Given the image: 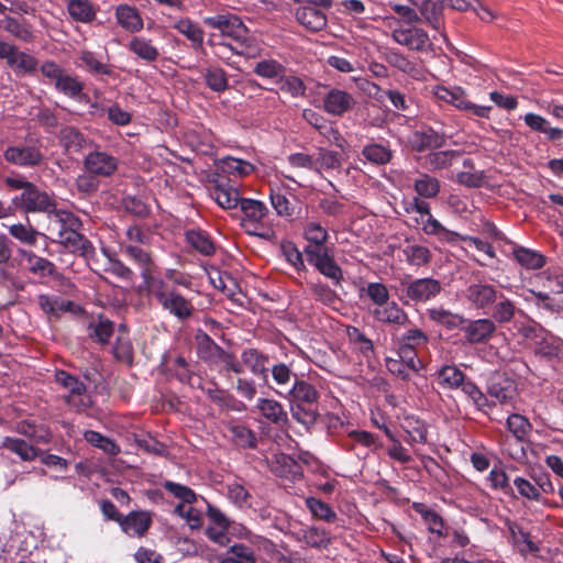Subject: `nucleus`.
I'll return each mask as SVG.
<instances>
[{
  "instance_id": "nucleus-15",
  "label": "nucleus",
  "mask_w": 563,
  "mask_h": 563,
  "mask_svg": "<svg viewBox=\"0 0 563 563\" xmlns=\"http://www.w3.org/2000/svg\"><path fill=\"white\" fill-rule=\"evenodd\" d=\"M209 195L222 208L227 210L240 207L243 197L239 190L229 184V180L217 176L209 179Z\"/></svg>"
},
{
  "instance_id": "nucleus-62",
  "label": "nucleus",
  "mask_w": 563,
  "mask_h": 563,
  "mask_svg": "<svg viewBox=\"0 0 563 563\" xmlns=\"http://www.w3.org/2000/svg\"><path fill=\"white\" fill-rule=\"evenodd\" d=\"M85 440L91 445L102 450L106 454L115 456L120 453V446L110 438L100 432L88 430L84 434Z\"/></svg>"
},
{
  "instance_id": "nucleus-4",
  "label": "nucleus",
  "mask_w": 563,
  "mask_h": 563,
  "mask_svg": "<svg viewBox=\"0 0 563 563\" xmlns=\"http://www.w3.org/2000/svg\"><path fill=\"white\" fill-rule=\"evenodd\" d=\"M434 376L438 385L442 389H461L478 410L486 411V408L489 407L487 396L473 380L466 378L463 371L456 365H443L435 372Z\"/></svg>"
},
{
  "instance_id": "nucleus-54",
  "label": "nucleus",
  "mask_w": 563,
  "mask_h": 563,
  "mask_svg": "<svg viewBox=\"0 0 563 563\" xmlns=\"http://www.w3.org/2000/svg\"><path fill=\"white\" fill-rule=\"evenodd\" d=\"M107 257V266L104 271L124 282H132L135 277L134 272L125 265L115 254L103 250Z\"/></svg>"
},
{
  "instance_id": "nucleus-16",
  "label": "nucleus",
  "mask_w": 563,
  "mask_h": 563,
  "mask_svg": "<svg viewBox=\"0 0 563 563\" xmlns=\"http://www.w3.org/2000/svg\"><path fill=\"white\" fill-rule=\"evenodd\" d=\"M306 257L310 265L314 266L320 274L331 279L335 286L341 284L343 273L341 267L335 263L330 249L309 250Z\"/></svg>"
},
{
  "instance_id": "nucleus-1",
  "label": "nucleus",
  "mask_w": 563,
  "mask_h": 563,
  "mask_svg": "<svg viewBox=\"0 0 563 563\" xmlns=\"http://www.w3.org/2000/svg\"><path fill=\"white\" fill-rule=\"evenodd\" d=\"M81 220L73 212L56 209L47 216L46 231L52 242L60 244L74 255L91 258L95 255V246L80 233Z\"/></svg>"
},
{
  "instance_id": "nucleus-41",
  "label": "nucleus",
  "mask_w": 563,
  "mask_h": 563,
  "mask_svg": "<svg viewBox=\"0 0 563 563\" xmlns=\"http://www.w3.org/2000/svg\"><path fill=\"white\" fill-rule=\"evenodd\" d=\"M232 442L240 449H255L257 437L247 426L239 422H231L228 426Z\"/></svg>"
},
{
  "instance_id": "nucleus-17",
  "label": "nucleus",
  "mask_w": 563,
  "mask_h": 563,
  "mask_svg": "<svg viewBox=\"0 0 563 563\" xmlns=\"http://www.w3.org/2000/svg\"><path fill=\"white\" fill-rule=\"evenodd\" d=\"M354 106V97L350 92L335 87L329 88L322 98L323 111L333 117H343Z\"/></svg>"
},
{
  "instance_id": "nucleus-55",
  "label": "nucleus",
  "mask_w": 563,
  "mask_h": 563,
  "mask_svg": "<svg viewBox=\"0 0 563 563\" xmlns=\"http://www.w3.org/2000/svg\"><path fill=\"white\" fill-rule=\"evenodd\" d=\"M488 395L500 404H507L515 396L514 382L506 378L493 379L488 386Z\"/></svg>"
},
{
  "instance_id": "nucleus-6",
  "label": "nucleus",
  "mask_w": 563,
  "mask_h": 563,
  "mask_svg": "<svg viewBox=\"0 0 563 563\" xmlns=\"http://www.w3.org/2000/svg\"><path fill=\"white\" fill-rule=\"evenodd\" d=\"M404 303H426L435 299L443 290L442 283L433 277L406 278L400 280Z\"/></svg>"
},
{
  "instance_id": "nucleus-59",
  "label": "nucleus",
  "mask_w": 563,
  "mask_h": 563,
  "mask_svg": "<svg viewBox=\"0 0 563 563\" xmlns=\"http://www.w3.org/2000/svg\"><path fill=\"white\" fill-rule=\"evenodd\" d=\"M88 329L92 340L107 344L113 334L114 324L109 319L99 317L98 320L90 322Z\"/></svg>"
},
{
  "instance_id": "nucleus-36",
  "label": "nucleus",
  "mask_w": 563,
  "mask_h": 563,
  "mask_svg": "<svg viewBox=\"0 0 563 563\" xmlns=\"http://www.w3.org/2000/svg\"><path fill=\"white\" fill-rule=\"evenodd\" d=\"M174 29L190 42L192 49L198 51L202 48L205 31L198 23L188 18H184L174 24Z\"/></svg>"
},
{
  "instance_id": "nucleus-12",
  "label": "nucleus",
  "mask_w": 563,
  "mask_h": 563,
  "mask_svg": "<svg viewBox=\"0 0 563 563\" xmlns=\"http://www.w3.org/2000/svg\"><path fill=\"white\" fill-rule=\"evenodd\" d=\"M122 254L140 269L141 278L146 287L159 277L154 276L155 263L152 253L140 245H120Z\"/></svg>"
},
{
  "instance_id": "nucleus-57",
  "label": "nucleus",
  "mask_w": 563,
  "mask_h": 563,
  "mask_svg": "<svg viewBox=\"0 0 563 563\" xmlns=\"http://www.w3.org/2000/svg\"><path fill=\"white\" fill-rule=\"evenodd\" d=\"M413 509L422 517L430 532L435 533L439 537L443 536L444 522L439 514L432 509H429L424 504L421 503H415Z\"/></svg>"
},
{
  "instance_id": "nucleus-42",
  "label": "nucleus",
  "mask_w": 563,
  "mask_h": 563,
  "mask_svg": "<svg viewBox=\"0 0 563 563\" xmlns=\"http://www.w3.org/2000/svg\"><path fill=\"white\" fill-rule=\"evenodd\" d=\"M202 76L206 86L213 92L221 93L229 88L228 74L218 65L207 66L202 71Z\"/></svg>"
},
{
  "instance_id": "nucleus-35",
  "label": "nucleus",
  "mask_w": 563,
  "mask_h": 563,
  "mask_svg": "<svg viewBox=\"0 0 563 563\" xmlns=\"http://www.w3.org/2000/svg\"><path fill=\"white\" fill-rule=\"evenodd\" d=\"M114 15L118 24L131 33L139 32L143 29V19L135 7L120 4L115 8Z\"/></svg>"
},
{
  "instance_id": "nucleus-26",
  "label": "nucleus",
  "mask_w": 563,
  "mask_h": 563,
  "mask_svg": "<svg viewBox=\"0 0 563 563\" xmlns=\"http://www.w3.org/2000/svg\"><path fill=\"white\" fill-rule=\"evenodd\" d=\"M241 361L243 367H247L253 375L262 377L263 379L267 378L269 357L266 354L257 349H245L241 353Z\"/></svg>"
},
{
  "instance_id": "nucleus-24",
  "label": "nucleus",
  "mask_w": 563,
  "mask_h": 563,
  "mask_svg": "<svg viewBox=\"0 0 563 563\" xmlns=\"http://www.w3.org/2000/svg\"><path fill=\"white\" fill-rule=\"evenodd\" d=\"M303 4L296 10L297 21L308 31L319 32L327 26L328 19L324 12L312 5L307 0H296Z\"/></svg>"
},
{
  "instance_id": "nucleus-14",
  "label": "nucleus",
  "mask_w": 563,
  "mask_h": 563,
  "mask_svg": "<svg viewBox=\"0 0 563 563\" xmlns=\"http://www.w3.org/2000/svg\"><path fill=\"white\" fill-rule=\"evenodd\" d=\"M55 379L56 383L67 390L68 394L64 396V399L68 406L77 411L87 408L88 402L85 398L87 389L82 382L65 371H57Z\"/></svg>"
},
{
  "instance_id": "nucleus-18",
  "label": "nucleus",
  "mask_w": 563,
  "mask_h": 563,
  "mask_svg": "<svg viewBox=\"0 0 563 563\" xmlns=\"http://www.w3.org/2000/svg\"><path fill=\"white\" fill-rule=\"evenodd\" d=\"M391 37L397 44L417 52H424L432 45L428 33L417 26L397 27L391 32Z\"/></svg>"
},
{
  "instance_id": "nucleus-7",
  "label": "nucleus",
  "mask_w": 563,
  "mask_h": 563,
  "mask_svg": "<svg viewBox=\"0 0 563 563\" xmlns=\"http://www.w3.org/2000/svg\"><path fill=\"white\" fill-rule=\"evenodd\" d=\"M239 208L243 213L242 227L249 234L260 236L262 239L271 238V230L268 228L269 211L263 201L252 198H243Z\"/></svg>"
},
{
  "instance_id": "nucleus-45",
  "label": "nucleus",
  "mask_w": 563,
  "mask_h": 563,
  "mask_svg": "<svg viewBox=\"0 0 563 563\" xmlns=\"http://www.w3.org/2000/svg\"><path fill=\"white\" fill-rule=\"evenodd\" d=\"M427 313L431 321L448 330L462 329L465 322L464 317L441 307L428 309Z\"/></svg>"
},
{
  "instance_id": "nucleus-29",
  "label": "nucleus",
  "mask_w": 563,
  "mask_h": 563,
  "mask_svg": "<svg viewBox=\"0 0 563 563\" xmlns=\"http://www.w3.org/2000/svg\"><path fill=\"white\" fill-rule=\"evenodd\" d=\"M78 66L92 76H113V67L103 63L99 56L90 51L82 49L78 53Z\"/></svg>"
},
{
  "instance_id": "nucleus-5",
  "label": "nucleus",
  "mask_w": 563,
  "mask_h": 563,
  "mask_svg": "<svg viewBox=\"0 0 563 563\" xmlns=\"http://www.w3.org/2000/svg\"><path fill=\"white\" fill-rule=\"evenodd\" d=\"M40 73L48 84L54 85L55 90L59 93L78 101L87 97L84 93L85 85L78 76L69 74L56 62L51 59L43 62L40 66Z\"/></svg>"
},
{
  "instance_id": "nucleus-48",
  "label": "nucleus",
  "mask_w": 563,
  "mask_h": 563,
  "mask_svg": "<svg viewBox=\"0 0 563 563\" xmlns=\"http://www.w3.org/2000/svg\"><path fill=\"white\" fill-rule=\"evenodd\" d=\"M70 18L77 22L90 23L96 19V10L90 0H66Z\"/></svg>"
},
{
  "instance_id": "nucleus-43",
  "label": "nucleus",
  "mask_w": 563,
  "mask_h": 563,
  "mask_svg": "<svg viewBox=\"0 0 563 563\" xmlns=\"http://www.w3.org/2000/svg\"><path fill=\"white\" fill-rule=\"evenodd\" d=\"M196 340L198 356L207 363H217L224 350L205 332L198 333Z\"/></svg>"
},
{
  "instance_id": "nucleus-11",
  "label": "nucleus",
  "mask_w": 563,
  "mask_h": 563,
  "mask_svg": "<svg viewBox=\"0 0 563 563\" xmlns=\"http://www.w3.org/2000/svg\"><path fill=\"white\" fill-rule=\"evenodd\" d=\"M205 25L218 30L219 38H241L242 33H249L243 21L233 13H222L202 19Z\"/></svg>"
},
{
  "instance_id": "nucleus-8",
  "label": "nucleus",
  "mask_w": 563,
  "mask_h": 563,
  "mask_svg": "<svg viewBox=\"0 0 563 563\" xmlns=\"http://www.w3.org/2000/svg\"><path fill=\"white\" fill-rule=\"evenodd\" d=\"M3 158L14 166L34 168L43 164L45 156L37 144L14 143L5 147Z\"/></svg>"
},
{
  "instance_id": "nucleus-23",
  "label": "nucleus",
  "mask_w": 563,
  "mask_h": 563,
  "mask_svg": "<svg viewBox=\"0 0 563 563\" xmlns=\"http://www.w3.org/2000/svg\"><path fill=\"white\" fill-rule=\"evenodd\" d=\"M153 522L152 514L146 510H133L120 522L121 530L129 537H143Z\"/></svg>"
},
{
  "instance_id": "nucleus-63",
  "label": "nucleus",
  "mask_w": 563,
  "mask_h": 563,
  "mask_svg": "<svg viewBox=\"0 0 563 563\" xmlns=\"http://www.w3.org/2000/svg\"><path fill=\"white\" fill-rule=\"evenodd\" d=\"M317 174H321L322 170L329 172L341 167V156L338 152L318 148L316 154Z\"/></svg>"
},
{
  "instance_id": "nucleus-21",
  "label": "nucleus",
  "mask_w": 563,
  "mask_h": 563,
  "mask_svg": "<svg viewBox=\"0 0 563 563\" xmlns=\"http://www.w3.org/2000/svg\"><path fill=\"white\" fill-rule=\"evenodd\" d=\"M126 48L137 58L146 63H155L162 55L163 47L155 38L135 35L126 44Z\"/></svg>"
},
{
  "instance_id": "nucleus-40",
  "label": "nucleus",
  "mask_w": 563,
  "mask_h": 563,
  "mask_svg": "<svg viewBox=\"0 0 563 563\" xmlns=\"http://www.w3.org/2000/svg\"><path fill=\"white\" fill-rule=\"evenodd\" d=\"M492 320L496 323H509L516 313V306L506 295L499 291L496 301L492 305L490 310Z\"/></svg>"
},
{
  "instance_id": "nucleus-20",
  "label": "nucleus",
  "mask_w": 563,
  "mask_h": 563,
  "mask_svg": "<svg viewBox=\"0 0 563 563\" xmlns=\"http://www.w3.org/2000/svg\"><path fill=\"white\" fill-rule=\"evenodd\" d=\"M84 165L86 170L95 176L110 177L117 172L119 162L107 152L95 151L85 157Z\"/></svg>"
},
{
  "instance_id": "nucleus-56",
  "label": "nucleus",
  "mask_w": 563,
  "mask_h": 563,
  "mask_svg": "<svg viewBox=\"0 0 563 563\" xmlns=\"http://www.w3.org/2000/svg\"><path fill=\"white\" fill-rule=\"evenodd\" d=\"M405 210L407 213H417L419 217L415 218V221L418 225L421 227V230L424 232V227H427V223L430 220H437L432 213L429 202L426 200L413 197L411 201L406 203Z\"/></svg>"
},
{
  "instance_id": "nucleus-31",
  "label": "nucleus",
  "mask_w": 563,
  "mask_h": 563,
  "mask_svg": "<svg viewBox=\"0 0 563 563\" xmlns=\"http://www.w3.org/2000/svg\"><path fill=\"white\" fill-rule=\"evenodd\" d=\"M272 377L275 383L274 390L279 397H285L286 394L291 391V387L295 378H298L297 374L292 373L290 367L285 363H277L273 365Z\"/></svg>"
},
{
  "instance_id": "nucleus-32",
  "label": "nucleus",
  "mask_w": 563,
  "mask_h": 563,
  "mask_svg": "<svg viewBox=\"0 0 563 563\" xmlns=\"http://www.w3.org/2000/svg\"><path fill=\"white\" fill-rule=\"evenodd\" d=\"M523 121L532 131L544 134L548 141L555 142L563 139V130L551 126L550 122L540 114L526 113Z\"/></svg>"
},
{
  "instance_id": "nucleus-25",
  "label": "nucleus",
  "mask_w": 563,
  "mask_h": 563,
  "mask_svg": "<svg viewBox=\"0 0 563 563\" xmlns=\"http://www.w3.org/2000/svg\"><path fill=\"white\" fill-rule=\"evenodd\" d=\"M385 60L391 67L398 69L399 71L408 75L409 77L416 80L424 79L423 68L396 49H388L385 53Z\"/></svg>"
},
{
  "instance_id": "nucleus-58",
  "label": "nucleus",
  "mask_w": 563,
  "mask_h": 563,
  "mask_svg": "<svg viewBox=\"0 0 563 563\" xmlns=\"http://www.w3.org/2000/svg\"><path fill=\"white\" fill-rule=\"evenodd\" d=\"M429 343V336L420 329L412 328L404 332L398 339L399 349L417 351Z\"/></svg>"
},
{
  "instance_id": "nucleus-13",
  "label": "nucleus",
  "mask_w": 563,
  "mask_h": 563,
  "mask_svg": "<svg viewBox=\"0 0 563 563\" xmlns=\"http://www.w3.org/2000/svg\"><path fill=\"white\" fill-rule=\"evenodd\" d=\"M19 255L26 263V269L30 274L40 279L51 278L53 280H66L57 266L49 260L38 256L33 251L20 249Z\"/></svg>"
},
{
  "instance_id": "nucleus-64",
  "label": "nucleus",
  "mask_w": 563,
  "mask_h": 563,
  "mask_svg": "<svg viewBox=\"0 0 563 563\" xmlns=\"http://www.w3.org/2000/svg\"><path fill=\"white\" fill-rule=\"evenodd\" d=\"M229 551L227 556L221 561H231L232 563H254L255 556L252 548L239 544V543H230Z\"/></svg>"
},
{
  "instance_id": "nucleus-44",
  "label": "nucleus",
  "mask_w": 563,
  "mask_h": 563,
  "mask_svg": "<svg viewBox=\"0 0 563 563\" xmlns=\"http://www.w3.org/2000/svg\"><path fill=\"white\" fill-rule=\"evenodd\" d=\"M0 448L16 454L22 461L31 462L40 455V450L19 438L4 437Z\"/></svg>"
},
{
  "instance_id": "nucleus-60",
  "label": "nucleus",
  "mask_w": 563,
  "mask_h": 563,
  "mask_svg": "<svg viewBox=\"0 0 563 563\" xmlns=\"http://www.w3.org/2000/svg\"><path fill=\"white\" fill-rule=\"evenodd\" d=\"M435 96L438 99L451 103L460 110L465 111L466 107H470V101L466 99L464 90L460 87H454L452 89L438 87L435 90Z\"/></svg>"
},
{
  "instance_id": "nucleus-30",
  "label": "nucleus",
  "mask_w": 563,
  "mask_h": 563,
  "mask_svg": "<svg viewBox=\"0 0 563 563\" xmlns=\"http://www.w3.org/2000/svg\"><path fill=\"white\" fill-rule=\"evenodd\" d=\"M217 166L222 174L234 178L246 177L255 169L252 163L233 156H225L219 159Z\"/></svg>"
},
{
  "instance_id": "nucleus-28",
  "label": "nucleus",
  "mask_w": 563,
  "mask_h": 563,
  "mask_svg": "<svg viewBox=\"0 0 563 563\" xmlns=\"http://www.w3.org/2000/svg\"><path fill=\"white\" fill-rule=\"evenodd\" d=\"M412 5L417 7L420 18H423L427 24L434 30H441L443 25V10L441 4L431 0H408Z\"/></svg>"
},
{
  "instance_id": "nucleus-53",
  "label": "nucleus",
  "mask_w": 563,
  "mask_h": 563,
  "mask_svg": "<svg viewBox=\"0 0 563 563\" xmlns=\"http://www.w3.org/2000/svg\"><path fill=\"white\" fill-rule=\"evenodd\" d=\"M406 262L411 266H426L432 260L431 251L423 245L409 244L402 249Z\"/></svg>"
},
{
  "instance_id": "nucleus-49",
  "label": "nucleus",
  "mask_w": 563,
  "mask_h": 563,
  "mask_svg": "<svg viewBox=\"0 0 563 563\" xmlns=\"http://www.w3.org/2000/svg\"><path fill=\"white\" fill-rule=\"evenodd\" d=\"M4 30L15 38L30 43L34 38L32 25L25 19H16L13 16H5Z\"/></svg>"
},
{
  "instance_id": "nucleus-52",
  "label": "nucleus",
  "mask_w": 563,
  "mask_h": 563,
  "mask_svg": "<svg viewBox=\"0 0 563 563\" xmlns=\"http://www.w3.org/2000/svg\"><path fill=\"white\" fill-rule=\"evenodd\" d=\"M305 505L311 512L312 517L318 520H322L328 523L335 522L338 520L336 512L329 504L321 499L308 497L305 499Z\"/></svg>"
},
{
  "instance_id": "nucleus-22",
  "label": "nucleus",
  "mask_w": 563,
  "mask_h": 563,
  "mask_svg": "<svg viewBox=\"0 0 563 563\" xmlns=\"http://www.w3.org/2000/svg\"><path fill=\"white\" fill-rule=\"evenodd\" d=\"M408 142L413 151L424 152L442 147L445 144V135L437 132L431 126H422L409 135Z\"/></svg>"
},
{
  "instance_id": "nucleus-34",
  "label": "nucleus",
  "mask_w": 563,
  "mask_h": 563,
  "mask_svg": "<svg viewBox=\"0 0 563 563\" xmlns=\"http://www.w3.org/2000/svg\"><path fill=\"white\" fill-rule=\"evenodd\" d=\"M40 309L48 317L58 318L63 312L71 311L74 302L58 296L41 294L37 296Z\"/></svg>"
},
{
  "instance_id": "nucleus-10",
  "label": "nucleus",
  "mask_w": 563,
  "mask_h": 563,
  "mask_svg": "<svg viewBox=\"0 0 563 563\" xmlns=\"http://www.w3.org/2000/svg\"><path fill=\"white\" fill-rule=\"evenodd\" d=\"M499 291L494 285L478 280L466 287L464 297L471 308L488 312Z\"/></svg>"
},
{
  "instance_id": "nucleus-3",
  "label": "nucleus",
  "mask_w": 563,
  "mask_h": 563,
  "mask_svg": "<svg viewBox=\"0 0 563 563\" xmlns=\"http://www.w3.org/2000/svg\"><path fill=\"white\" fill-rule=\"evenodd\" d=\"M147 291L165 312L179 322L189 320L195 313L191 299L184 296L176 287L169 286L163 278L154 280L147 287Z\"/></svg>"
},
{
  "instance_id": "nucleus-61",
  "label": "nucleus",
  "mask_w": 563,
  "mask_h": 563,
  "mask_svg": "<svg viewBox=\"0 0 563 563\" xmlns=\"http://www.w3.org/2000/svg\"><path fill=\"white\" fill-rule=\"evenodd\" d=\"M413 188L418 194L417 197L431 199L439 195L441 186L437 178L428 174H423L415 180Z\"/></svg>"
},
{
  "instance_id": "nucleus-33",
  "label": "nucleus",
  "mask_w": 563,
  "mask_h": 563,
  "mask_svg": "<svg viewBox=\"0 0 563 563\" xmlns=\"http://www.w3.org/2000/svg\"><path fill=\"white\" fill-rule=\"evenodd\" d=\"M255 408L269 422L274 424H283L288 421V415L283 405L272 398L257 399Z\"/></svg>"
},
{
  "instance_id": "nucleus-39",
  "label": "nucleus",
  "mask_w": 563,
  "mask_h": 563,
  "mask_svg": "<svg viewBox=\"0 0 563 563\" xmlns=\"http://www.w3.org/2000/svg\"><path fill=\"white\" fill-rule=\"evenodd\" d=\"M38 62L33 55L19 51L16 46H14L8 60V66L12 68L18 76L34 74Z\"/></svg>"
},
{
  "instance_id": "nucleus-19",
  "label": "nucleus",
  "mask_w": 563,
  "mask_h": 563,
  "mask_svg": "<svg viewBox=\"0 0 563 563\" xmlns=\"http://www.w3.org/2000/svg\"><path fill=\"white\" fill-rule=\"evenodd\" d=\"M466 342L470 344L486 343L496 332V323L489 318L467 320L461 329Z\"/></svg>"
},
{
  "instance_id": "nucleus-50",
  "label": "nucleus",
  "mask_w": 563,
  "mask_h": 563,
  "mask_svg": "<svg viewBox=\"0 0 563 563\" xmlns=\"http://www.w3.org/2000/svg\"><path fill=\"white\" fill-rule=\"evenodd\" d=\"M328 232L327 230L317 222H308L305 227V238L309 242V244L305 247V254L307 255V252L309 250H327L328 246L324 245L325 241L328 240Z\"/></svg>"
},
{
  "instance_id": "nucleus-37",
  "label": "nucleus",
  "mask_w": 563,
  "mask_h": 563,
  "mask_svg": "<svg viewBox=\"0 0 563 563\" xmlns=\"http://www.w3.org/2000/svg\"><path fill=\"white\" fill-rule=\"evenodd\" d=\"M402 430L406 432L407 437L405 438L406 443L411 446L415 444H426L428 441V429L426 423L412 416H408L404 419L401 423Z\"/></svg>"
},
{
  "instance_id": "nucleus-27",
  "label": "nucleus",
  "mask_w": 563,
  "mask_h": 563,
  "mask_svg": "<svg viewBox=\"0 0 563 563\" xmlns=\"http://www.w3.org/2000/svg\"><path fill=\"white\" fill-rule=\"evenodd\" d=\"M373 316L383 323L406 325L410 322L408 313L396 301L388 300L386 305L376 307Z\"/></svg>"
},
{
  "instance_id": "nucleus-38",
  "label": "nucleus",
  "mask_w": 563,
  "mask_h": 563,
  "mask_svg": "<svg viewBox=\"0 0 563 563\" xmlns=\"http://www.w3.org/2000/svg\"><path fill=\"white\" fill-rule=\"evenodd\" d=\"M186 242L203 256H212L216 253V244L210 235L201 229H190L185 232Z\"/></svg>"
},
{
  "instance_id": "nucleus-51",
  "label": "nucleus",
  "mask_w": 563,
  "mask_h": 563,
  "mask_svg": "<svg viewBox=\"0 0 563 563\" xmlns=\"http://www.w3.org/2000/svg\"><path fill=\"white\" fill-rule=\"evenodd\" d=\"M8 231L12 238L29 246L36 245L38 238L45 236L29 223H14L8 225Z\"/></svg>"
},
{
  "instance_id": "nucleus-47",
  "label": "nucleus",
  "mask_w": 563,
  "mask_h": 563,
  "mask_svg": "<svg viewBox=\"0 0 563 563\" xmlns=\"http://www.w3.org/2000/svg\"><path fill=\"white\" fill-rule=\"evenodd\" d=\"M60 145L67 153H78L86 144L82 133L75 126H64L58 133Z\"/></svg>"
},
{
  "instance_id": "nucleus-2",
  "label": "nucleus",
  "mask_w": 563,
  "mask_h": 563,
  "mask_svg": "<svg viewBox=\"0 0 563 563\" xmlns=\"http://www.w3.org/2000/svg\"><path fill=\"white\" fill-rule=\"evenodd\" d=\"M290 389L284 398L289 401L291 417L309 431L320 417V393L312 384L300 378H295Z\"/></svg>"
},
{
  "instance_id": "nucleus-9",
  "label": "nucleus",
  "mask_w": 563,
  "mask_h": 563,
  "mask_svg": "<svg viewBox=\"0 0 563 563\" xmlns=\"http://www.w3.org/2000/svg\"><path fill=\"white\" fill-rule=\"evenodd\" d=\"M12 205L25 212H44L47 216L56 207L55 200L34 184L25 192L13 197Z\"/></svg>"
},
{
  "instance_id": "nucleus-46",
  "label": "nucleus",
  "mask_w": 563,
  "mask_h": 563,
  "mask_svg": "<svg viewBox=\"0 0 563 563\" xmlns=\"http://www.w3.org/2000/svg\"><path fill=\"white\" fill-rule=\"evenodd\" d=\"M512 254L517 263L526 269H540L547 263L545 256L543 254L525 246H516Z\"/></svg>"
}]
</instances>
